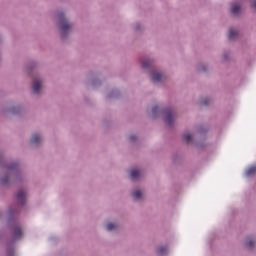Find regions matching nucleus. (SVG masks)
I'll return each mask as SVG.
<instances>
[{
	"label": "nucleus",
	"instance_id": "1",
	"mask_svg": "<svg viewBox=\"0 0 256 256\" xmlns=\"http://www.w3.org/2000/svg\"><path fill=\"white\" fill-rule=\"evenodd\" d=\"M58 19L62 37H65L71 31V24L67 21V19H65V15L63 13H58Z\"/></svg>",
	"mask_w": 256,
	"mask_h": 256
},
{
	"label": "nucleus",
	"instance_id": "2",
	"mask_svg": "<svg viewBox=\"0 0 256 256\" xmlns=\"http://www.w3.org/2000/svg\"><path fill=\"white\" fill-rule=\"evenodd\" d=\"M41 87H43V82L39 78H35L32 83V93H41Z\"/></svg>",
	"mask_w": 256,
	"mask_h": 256
},
{
	"label": "nucleus",
	"instance_id": "3",
	"mask_svg": "<svg viewBox=\"0 0 256 256\" xmlns=\"http://www.w3.org/2000/svg\"><path fill=\"white\" fill-rule=\"evenodd\" d=\"M151 79L153 83H159L163 80V74L161 72L153 71L151 72Z\"/></svg>",
	"mask_w": 256,
	"mask_h": 256
},
{
	"label": "nucleus",
	"instance_id": "4",
	"mask_svg": "<svg viewBox=\"0 0 256 256\" xmlns=\"http://www.w3.org/2000/svg\"><path fill=\"white\" fill-rule=\"evenodd\" d=\"M17 201H19L20 205H25V201L27 199V194L25 191L20 190L18 194L16 195Z\"/></svg>",
	"mask_w": 256,
	"mask_h": 256
},
{
	"label": "nucleus",
	"instance_id": "5",
	"mask_svg": "<svg viewBox=\"0 0 256 256\" xmlns=\"http://www.w3.org/2000/svg\"><path fill=\"white\" fill-rule=\"evenodd\" d=\"M164 117H165V121L168 125H172L173 124V111L171 110H166L164 112Z\"/></svg>",
	"mask_w": 256,
	"mask_h": 256
},
{
	"label": "nucleus",
	"instance_id": "6",
	"mask_svg": "<svg viewBox=\"0 0 256 256\" xmlns=\"http://www.w3.org/2000/svg\"><path fill=\"white\" fill-rule=\"evenodd\" d=\"M31 143H32L33 145H37V144L41 143V135H39V134H33V135H32V138H31Z\"/></svg>",
	"mask_w": 256,
	"mask_h": 256
},
{
	"label": "nucleus",
	"instance_id": "7",
	"mask_svg": "<svg viewBox=\"0 0 256 256\" xmlns=\"http://www.w3.org/2000/svg\"><path fill=\"white\" fill-rule=\"evenodd\" d=\"M239 11H241V7L237 4H232L231 13L233 15H239Z\"/></svg>",
	"mask_w": 256,
	"mask_h": 256
},
{
	"label": "nucleus",
	"instance_id": "8",
	"mask_svg": "<svg viewBox=\"0 0 256 256\" xmlns=\"http://www.w3.org/2000/svg\"><path fill=\"white\" fill-rule=\"evenodd\" d=\"M237 35H238L237 30H235V29H230L229 34H228V38H229L231 41H233V39H236Z\"/></svg>",
	"mask_w": 256,
	"mask_h": 256
},
{
	"label": "nucleus",
	"instance_id": "9",
	"mask_svg": "<svg viewBox=\"0 0 256 256\" xmlns=\"http://www.w3.org/2000/svg\"><path fill=\"white\" fill-rule=\"evenodd\" d=\"M139 175H141V173L137 169H133L130 171L131 179H138Z\"/></svg>",
	"mask_w": 256,
	"mask_h": 256
},
{
	"label": "nucleus",
	"instance_id": "10",
	"mask_svg": "<svg viewBox=\"0 0 256 256\" xmlns=\"http://www.w3.org/2000/svg\"><path fill=\"white\" fill-rule=\"evenodd\" d=\"M132 196L134 197L135 201H139V199L143 197V193H141L140 190H136L132 193Z\"/></svg>",
	"mask_w": 256,
	"mask_h": 256
},
{
	"label": "nucleus",
	"instance_id": "11",
	"mask_svg": "<svg viewBox=\"0 0 256 256\" xmlns=\"http://www.w3.org/2000/svg\"><path fill=\"white\" fill-rule=\"evenodd\" d=\"M22 235H23V232L21 231V228L16 227V228L14 229V237H15L16 239H19V238H21Z\"/></svg>",
	"mask_w": 256,
	"mask_h": 256
},
{
	"label": "nucleus",
	"instance_id": "12",
	"mask_svg": "<svg viewBox=\"0 0 256 256\" xmlns=\"http://www.w3.org/2000/svg\"><path fill=\"white\" fill-rule=\"evenodd\" d=\"M182 139L185 141V143H191V141H193V138L190 136V134H184Z\"/></svg>",
	"mask_w": 256,
	"mask_h": 256
},
{
	"label": "nucleus",
	"instance_id": "13",
	"mask_svg": "<svg viewBox=\"0 0 256 256\" xmlns=\"http://www.w3.org/2000/svg\"><path fill=\"white\" fill-rule=\"evenodd\" d=\"M157 253L158 255H165V253H167V247L165 246L159 247Z\"/></svg>",
	"mask_w": 256,
	"mask_h": 256
},
{
	"label": "nucleus",
	"instance_id": "14",
	"mask_svg": "<svg viewBox=\"0 0 256 256\" xmlns=\"http://www.w3.org/2000/svg\"><path fill=\"white\" fill-rule=\"evenodd\" d=\"M254 173H256V166H252L250 167L247 171H246V175H254Z\"/></svg>",
	"mask_w": 256,
	"mask_h": 256
},
{
	"label": "nucleus",
	"instance_id": "15",
	"mask_svg": "<svg viewBox=\"0 0 256 256\" xmlns=\"http://www.w3.org/2000/svg\"><path fill=\"white\" fill-rule=\"evenodd\" d=\"M117 228V225L116 224H113V223H108L106 225V229L107 231H113V229H116Z\"/></svg>",
	"mask_w": 256,
	"mask_h": 256
},
{
	"label": "nucleus",
	"instance_id": "16",
	"mask_svg": "<svg viewBox=\"0 0 256 256\" xmlns=\"http://www.w3.org/2000/svg\"><path fill=\"white\" fill-rule=\"evenodd\" d=\"M253 245H255V241L248 238L246 241V247H253Z\"/></svg>",
	"mask_w": 256,
	"mask_h": 256
},
{
	"label": "nucleus",
	"instance_id": "17",
	"mask_svg": "<svg viewBox=\"0 0 256 256\" xmlns=\"http://www.w3.org/2000/svg\"><path fill=\"white\" fill-rule=\"evenodd\" d=\"M1 183H3V185H5V183H9V178H7V177L2 178Z\"/></svg>",
	"mask_w": 256,
	"mask_h": 256
},
{
	"label": "nucleus",
	"instance_id": "18",
	"mask_svg": "<svg viewBox=\"0 0 256 256\" xmlns=\"http://www.w3.org/2000/svg\"><path fill=\"white\" fill-rule=\"evenodd\" d=\"M200 103L201 105H207V103H209V100L205 99V100H202Z\"/></svg>",
	"mask_w": 256,
	"mask_h": 256
},
{
	"label": "nucleus",
	"instance_id": "19",
	"mask_svg": "<svg viewBox=\"0 0 256 256\" xmlns=\"http://www.w3.org/2000/svg\"><path fill=\"white\" fill-rule=\"evenodd\" d=\"M17 167V164H12L10 166H8V169H15Z\"/></svg>",
	"mask_w": 256,
	"mask_h": 256
},
{
	"label": "nucleus",
	"instance_id": "20",
	"mask_svg": "<svg viewBox=\"0 0 256 256\" xmlns=\"http://www.w3.org/2000/svg\"><path fill=\"white\" fill-rule=\"evenodd\" d=\"M252 9H256V1L252 3Z\"/></svg>",
	"mask_w": 256,
	"mask_h": 256
}]
</instances>
